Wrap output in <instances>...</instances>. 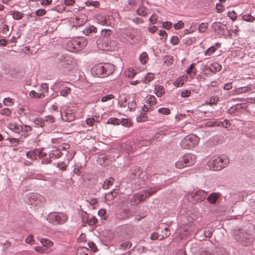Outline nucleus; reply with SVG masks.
Here are the masks:
<instances>
[{
  "mask_svg": "<svg viewBox=\"0 0 255 255\" xmlns=\"http://www.w3.org/2000/svg\"><path fill=\"white\" fill-rule=\"evenodd\" d=\"M38 149L29 150L26 153V157L32 160L35 159L38 154Z\"/></svg>",
  "mask_w": 255,
  "mask_h": 255,
  "instance_id": "33",
  "label": "nucleus"
},
{
  "mask_svg": "<svg viewBox=\"0 0 255 255\" xmlns=\"http://www.w3.org/2000/svg\"><path fill=\"white\" fill-rule=\"evenodd\" d=\"M154 92L158 97H161L165 93V89L163 86L161 85H156L154 89Z\"/></svg>",
  "mask_w": 255,
  "mask_h": 255,
  "instance_id": "27",
  "label": "nucleus"
},
{
  "mask_svg": "<svg viewBox=\"0 0 255 255\" xmlns=\"http://www.w3.org/2000/svg\"><path fill=\"white\" fill-rule=\"evenodd\" d=\"M212 26L215 32L219 34H224L225 29H227L226 25L225 24L219 22H214Z\"/></svg>",
  "mask_w": 255,
  "mask_h": 255,
  "instance_id": "18",
  "label": "nucleus"
},
{
  "mask_svg": "<svg viewBox=\"0 0 255 255\" xmlns=\"http://www.w3.org/2000/svg\"><path fill=\"white\" fill-rule=\"evenodd\" d=\"M128 178L132 183L136 185L138 188L143 184L144 181L147 178V176L143 173L142 169L137 166H135L129 170Z\"/></svg>",
  "mask_w": 255,
  "mask_h": 255,
  "instance_id": "3",
  "label": "nucleus"
},
{
  "mask_svg": "<svg viewBox=\"0 0 255 255\" xmlns=\"http://www.w3.org/2000/svg\"><path fill=\"white\" fill-rule=\"evenodd\" d=\"M86 5L88 6H93L95 8H98L100 6V2L97 0H95V1L88 0L86 2Z\"/></svg>",
  "mask_w": 255,
  "mask_h": 255,
  "instance_id": "47",
  "label": "nucleus"
},
{
  "mask_svg": "<svg viewBox=\"0 0 255 255\" xmlns=\"http://www.w3.org/2000/svg\"><path fill=\"white\" fill-rule=\"evenodd\" d=\"M139 60L142 64H145L148 60V56L146 52H142L139 56Z\"/></svg>",
  "mask_w": 255,
  "mask_h": 255,
  "instance_id": "41",
  "label": "nucleus"
},
{
  "mask_svg": "<svg viewBox=\"0 0 255 255\" xmlns=\"http://www.w3.org/2000/svg\"><path fill=\"white\" fill-rule=\"evenodd\" d=\"M221 194L217 192H213L209 194L207 197V201L211 204H215L220 197Z\"/></svg>",
  "mask_w": 255,
  "mask_h": 255,
  "instance_id": "22",
  "label": "nucleus"
},
{
  "mask_svg": "<svg viewBox=\"0 0 255 255\" xmlns=\"http://www.w3.org/2000/svg\"><path fill=\"white\" fill-rule=\"evenodd\" d=\"M128 109L130 111H134L136 107V104L135 101L134 99L130 101H129L128 103Z\"/></svg>",
  "mask_w": 255,
  "mask_h": 255,
  "instance_id": "51",
  "label": "nucleus"
},
{
  "mask_svg": "<svg viewBox=\"0 0 255 255\" xmlns=\"http://www.w3.org/2000/svg\"><path fill=\"white\" fill-rule=\"evenodd\" d=\"M219 101V97L217 95H213L211 96L209 99L206 100L205 104L212 106L216 105Z\"/></svg>",
  "mask_w": 255,
  "mask_h": 255,
  "instance_id": "23",
  "label": "nucleus"
},
{
  "mask_svg": "<svg viewBox=\"0 0 255 255\" xmlns=\"http://www.w3.org/2000/svg\"><path fill=\"white\" fill-rule=\"evenodd\" d=\"M115 181V179L113 177H110L106 179L104 181L102 185V187L104 189H108L111 186H112Z\"/></svg>",
  "mask_w": 255,
  "mask_h": 255,
  "instance_id": "28",
  "label": "nucleus"
},
{
  "mask_svg": "<svg viewBox=\"0 0 255 255\" xmlns=\"http://www.w3.org/2000/svg\"><path fill=\"white\" fill-rule=\"evenodd\" d=\"M61 152L59 150H52L49 152V155L50 158L52 159H57L61 157Z\"/></svg>",
  "mask_w": 255,
  "mask_h": 255,
  "instance_id": "37",
  "label": "nucleus"
},
{
  "mask_svg": "<svg viewBox=\"0 0 255 255\" xmlns=\"http://www.w3.org/2000/svg\"><path fill=\"white\" fill-rule=\"evenodd\" d=\"M242 19L249 22H252L255 20V17L250 13L243 14L242 16Z\"/></svg>",
  "mask_w": 255,
  "mask_h": 255,
  "instance_id": "43",
  "label": "nucleus"
},
{
  "mask_svg": "<svg viewBox=\"0 0 255 255\" xmlns=\"http://www.w3.org/2000/svg\"><path fill=\"white\" fill-rule=\"evenodd\" d=\"M133 230V227L131 225H125L121 228L122 233L129 237L132 235Z\"/></svg>",
  "mask_w": 255,
  "mask_h": 255,
  "instance_id": "19",
  "label": "nucleus"
},
{
  "mask_svg": "<svg viewBox=\"0 0 255 255\" xmlns=\"http://www.w3.org/2000/svg\"><path fill=\"white\" fill-rule=\"evenodd\" d=\"M115 71L114 65L109 63L97 64L91 70V74L97 77L104 78L112 74Z\"/></svg>",
  "mask_w": 255,
  "mask_h": 255,
  "instance_id": "1",
  "label": "nucleus"
},
{
  "mask_svg": "<svg viewBox=\"0 0 255 255\" xmlns=\"http://www.w3.org/2000/svg\"><path fill=\"white\" fill-rule=\"evenodd\" d=\"M234 240L243 247H249L255 242L251 231H239L234 236Z\"/></svg>",
  "mask_w": 255,
  "mask_h": 255,
  "instance_id": "2",
  "label": "nucleus"
},
{
  "mask_svg": "<svg viewBox=\"0 0 255 255\" xmlns=\"http://www.w3.org/2000/svg\"><path fill=\"white\" fill-rule=\"evenodd\" d=\"M12 15L13 19L19 20L22 18L23 14L21 12L13 11L12 13Z\"/></svg>",
  "mask_w": 255,
  "mask_h": 255,
  "instance_id": "49",
  "label": "nucleus"
},
{
  "mask_svg": "<svg viewBox=\"0 0 255 255\" xmlns=\"http://www.w3.org/2000/svg\"><path fill=\"white\" fill-rule=\"evenodd\" d=\"M40 241L42 246L45 247L49 248L53 245V242L47 238H42Z\"/></svg>",
  "mask_w": 255,
  "mask_h": 255,
  "instance_id": "35",
  "label": "nucleus"
},
{
  "mask_svg": "<svg viewBox=\"0 0 255 255\" xmlns=\"http://www.w3.org/2000/svg\"><path fill=\"white\" fill-rule=\"evenodd\" d=\"M200 255H228L227 250L224 248H217L213 251H205Z\"/></svg>",
  "mask_w": 255,
  "mask_h": 255,
  "instance_id": "15",
  "label": "nucleus"
},
{
  "mask_svg": "<svg viewBox=\"0 0 255 255\" xmlns=\"http://www.w3.org/2000/svg\"><path fill=\"white\" fill-rule=\"evenodd\" d=\"M61 66L69 70L72 68L73 58L69 56H62L60 59Z\"/></svg>",
  "mask_w": 255,
  "mask_h": 255,
  "instance_id": "14",
  "label": "nucleus"
},
{
  "mask_svg": "<svg viewBox=\"0 0 255 255\" xmlns=\"http://www.w3.org/2000/svg\"><path fill=\"white\" fill-rule=\"evenodd\" d=\"M74 155L75 152L73 150L67 151L66 157L68 162L74 157Z\"/></svg>",
  "mask_w": 255,
  "mask_h": 255,
  "instance_id": "63",
  "label": "nucleus"
},
{
  "mask_svg": "<svg viewBox=\"0 0 255 255\" xmlns=\"http://www.w3.org/2000/svg\"><path fill=\"white\" fill-rule=\"evenodd\" d=\"M146 10V7L143 4H141L137 9L136 13L138 15L145 16L147 15V12Z\"/></svg>",
  "mask_w": 255,
  "mask_h": 255,
  "instance_id": "32",
  "label": "nucleus"
},
{
  "mask_svg": "<svg viewBox=\"0 0 255 255\" xmlns=\"http://www.w3.org/2000/svg\"><path fill=\"white\" fill-rule=\"evenodd\" d=\"M53 165L57 167L62 171H65L66 170L68 166V163H66L64 161H59L56 163H54Z\"/></svg>",
  "mask_w": 255,
  "mask_h": 255,
  "instance_id": "34",
  "label": "nucleus"
},
{
  "mask_svg": "<svg viewBox=\"0 0 255 255\" xmlns=\"http://www.w3.org/2000/svg\"><path fill=\"white\" fill-rule=\"evenodd\" d=\"M207 195V192L202 190H197L190 192L187 196L188 201L192 204L203 201Z\"/></svg>",
  "mask_w": 255,
  "mask_h": 255,
  "instance_id": "11",
  "label": "nucleus"
},
{
  "mask_svg": "<svg viewBox=\"0 0 255 255\" xmlns=\"http://www.w3.org/2000/svg\"><path fill=\"white\" fill-rule=\"evenodd\" d=\"M7 127L12 132L20 134L21 136V131L23 129L22 125L12 123L8 124Z\"/></svg>",
  "mask_w": 255,
  "mask_h": 255,
  "instance_id": "20",
  "label": "nucleus"
},
{
  "mask_svg": "<svg viewBox=\"0 0 255 255\" xmlns=\"http://www.w3.org/2000/svg\"><path fill=\"white\" fill-rule=\"evenodd\" d=\"M132 214L131 213H130L127 210L125 209L122 212L121 215L118 214L117 217L120 219L124 220L128 218Z\"/></svg>",
  "mask_w": 255,
  "mask_h": 255,
  "instance_id": "39",
  "label": "nucleus"
},
{
  "mask_svg": "<svg viewBox=\"0 0 255 255\" xmlns=\"http://www.w3.org/2000/svg\"><path fill=\"white\" fill-rule=\"evenodd\" d=\"M77 255H90L89 250L84 247H80L77 249Z\"/></svg>",
  "mask_w": 255,
  "mask_h": 255,
  "instance_id": "31",
  "label": "nucleus"
},
{
  "mask_svg": "<svg viewBox=\"0 0 255 255\" xmlns=\"http://www.w3.org/2000/svg\"><path fill=\"white\" fill-rule=\"evenodd\" d=\"M42 122L44 124V129L55 122L54 118L52 116H47L42 118Z\"/></svg>",
  "mask_w": 255,
  "mask_h": 255,
  "instance_id": "21",
  "label": "nucleus"
},
{
  "mask_svg": "<svg viewBox=\"0 0 255 255\" xmlns=\"http://www.w3.org/2000/svg\"><path fill=\"white\" fill-rule=\"evenodd\" d=\"M65 83L61 80H57L55 83L54 87L56 89H60L64 86Z\"/></svg>",
  "mask_w": 255,
  "mask_h": 255,
  "instance_id": "58",
  "label": "nucleus"
},
{
  "mask_svg": "<svg viewBox=\"0 0 255 255\" xmlns=\"http://www.w3.org/2000/svg\"><path fill=\"white\" fill-rule=\"evenodd\" d=\"M132 244L126 241L123 243L119 247V250L127 251L131 250Z\"/></svg>",
  "mask_w": 255,
  "mask_h": 255,
  "instance_id": "30",
  "label": "nucleus"
},
{
  "mask_svg": "<svg viewBox=\"0 0 255 255\" xmlns=\"http://www.w3.org/2000/svg\"><path fill=\"white\" fill-rule=\"evenodd\" d=\"M170 42L173 45H176L179 42V38L177 36H173L170 38Z\"/></svg>",
  "mask_w": 255,
  "mask_h": 255,
  "instance_id": "61",
  "label": "nucleus"
},
{
  "mask_svg": "<svg viewBox=\"0 0 255 255\" xmlns=\"http://www.w3.org/2000/svg\"><path fill=\"white\" fill-rule=\"evenodd\" d=\"M112 31L109 29H102L101 30V36L104 38L105 39L108 40L109 37L111 36Z\"/></svg>",
  "mask_w": 255,
  "mask_h": 255,
  "instance_id": "40",
  "label": "nucleus"
},
{
  "mask_svg": "<svg viewBox=\"0 0 255 255\" xmlns=\"http://www.w3.org/2000/svg\"><path fill=\"white\" fill-rule=\"evenodd\" d=\"M199 138L195 134H191L184 137L180 142L182 148L190 149L197 145Z\"/></svg>",
  "mask_w": 255,
  "mask_h": 255,
  "instance_id": "12",
  "label": "nucleus"
},
{
  "mask_svg": "<svg viewBox=\"0 0 255 255\" xmlns=\"http://www.w3.org/2000/svg\"><path fill=\"white\" fill-rule=\"evenodd\" d=\"M229 162V158L222 155L216 158L212 157L209 161V166L213 170H220L225 167Z\"/></svg>",
  "mask_w": 255,
  "mask_h": 255,
  "instance_id": "7",
  "label": "nucleus"
},
{
  "mask_svg": "<svg viewBox=\"0 0 255 255\" xmlns=\"http://www.w3.org/2000/svg\"><path fill=\"white\" fill-rule=\"evenodd\" d=\"M22 127L23 129L21 131V136L26 137L28 135V133L32 130V128L31 127L26 125H22Z\"/></svg>",
  "mask_w": 255,
  "mask_h": 255,
  "instance_id": "38",
  "label": "nucleus"
},
{
  "mask_svg": "<svg viewBox=\"0 0 255 255\" xmlns=\"http://www.w3.org/2000/svg\"><path fill=\"white\" fill-rule=\"evenodd\" d=\"M48 85L46 83H42L41 84L39 87L38 88L37 91L38 93L41 94L40 95H41V97L42 99L45 97V93L48 92Z\"/></svg>",
  "mask_w": 255,
  "mask_h": 255,
  "instance_id": "24",
  "label": "nucleus"
},
{
  "mask_svg": "<svg viewBox=\"0 0 255 255\" xmlns=\"http://www.w3.org/2000/svg\"><path fill=\"white\" fill-rule=\"evenodd\" d=\"M96 22L102 25H111L114 21V18L106 13L102 12L95 15Z\"/></svg>",
  "mask_w": 255,
  "mask_h": 255,
  "instance_id": "13",
  "label": "nucleus"
},
{
  "mask_svg": "<svg viewBox=\"0 0 255 255\" xmlns=\"http://www.w3.org/2000/svg\"><path fill=\"white\" fill-rule=\"evenodd\" d=\"M135 71L133 69H128L127 72L126 76L128 78H133L136 75Z\"/></svg>",
  "mask_w": 255,
  "mask_h": 255,
  "instance_id": "59",
  "label": "nucleus"
},
{
  "mask_svg": "<svg viewBox=\"0 0 255 255\" xmlns=\"http://www.w3.org/2000/svg\"><path fill=\"white\" fill-rule=\"evenodd\" d=\"M96 31L97 28L93 25H90L83 30V33L85 35H88L93 32H96Z\"/></svg>",
  "mask_w": 255,
  "mask_h": 255,
  "instance_id": "42",
  "label": "nucleus"
},
{
  "mask_svg": "<svg viewBox=\"0 0 255 255\" xmlns=\"http://www.w3.org/2000/svg\"><path fill=\"white\" fill-rule=\"evenodd\" d=\"M145 103L150 105L149 106H148V107H150L151 108V106L156 103V99L154 96L149 95L147 96Z\"/></svg>",
  "mask_w": 255,
  "mask_h": 255,
  "instance_id": "36",
  "label": "nucleus"
},
{
  "mask_svg": "<svg viewBox=\"0 0 255 255\" xmlns=\"http://www.w3.org/2000/svg\"><path fill=\"white\" fill-rule=\"evenodd\" d=\"M216 50V48L215 46H212L208 48L205 52V55L211 56L212 55Z\"/></svg>",
  "mask_w": 255,
  "mask_h": 255,
  "instance_id": "50",
  "label": "nucleus"
},
{
  "mask_svg": "<svg viewBox=\"0 0 255 255\" xmlns=\"http://www.w3.org/2000/svg\"><path fill=\"white\" fill-rule=\"evenodd\" d=\"M46 202L45 198L39 194L31 193L27 195L26 203L33 206L41 207Z\"/></svg>",
  "mask_w": 255,
  "mask_h": 255,
  "instance_id": "10",
  "label": "nucleus"
},
{
  "mask_svg": "<svg viewBox=\"0 0 255 255\" xmlns=\"http://www.w3.org/2000/svg\"><path fill=\"white\" fill-rule=\"evenodd\" d=\"M208 69L211 72L215 73L222 69V66L217 62H214L211 64Z\"/></svg>",
  "mask_w": 255,
  "mask_h": 255,
  "instance_id": "25",
  "label": "nucleus"
},
{
  "mask_svg": "<svg viewBox=\"0 0 255 255\" xmlns=\"http://www.w3.org/2000/svg\"><path fill=\"white\" fill-rule=\"evenodd\" d=\"M154 79V75L152 73H147L144 76V79H143V82L145 84H147L150 82L151 80Z\"/></svg>",
  "mask_w": 255,
  "mask_h": 255,
  "instance_id": "45",
  "label": "nucleus"
},
{
  "mask_svg": "<svg viewBox=\"0 0 255 255\" xmlns=\"http://www.w3.org/2000/svg\"><path fill=\"white\" fill-rule=\"evenodd\" d=\"M31 121L36 128H39V130L36 134L37 135H40L44 130V124L42 122V118L39 117L33 118Z\"/></svg>",
  "mask_w": 255,
  "mask_h": 255,
  "instance_id": "16",
  "label": "nucleus"
},
{
  "mask_svg": "<svg viewBox=\"0 0 255 255\" xmlns=\"http://www.w3.org/2000/svg\"><path fill=\"white\" fill-rule=\"evenodd\" d=\"M196 156L192 153L185 154L180 157L175 163L177 168L182 169L186 167L191 166L194 164Z\"/></svg>",
  "mask_w": 255,
  "mask_h": 255,
  "instance_id": "9",
  "label": "nucleus"
},
{
  "mask_svg": "<svg viewBox=\"0 0 255 255\" xmlns=\"http://www.w3.org/2000/svg\"><path fill=\"white\" fill-rule=\"evenodd\" d=\"M253 90L252 86L249 85L243 87H240L237 89L235 93L236 94H241L243 93H246L247 92H249Z\"/></svg>",
  "mask_w": 255,
  "mask_h": 255,
  "instance_id": "29",
  "label": "nucleus"
},
{
  "mask_svg": "<svg viewBox=\"0 0 255 255\" xmlns=\"http://www.w3.org/2000/svg\"><path fill=\"white\" fill-rule=\"evenodd\" d=\"M114 190H115L105 194V199L106 201H112L114 200L115 198V195H114V193L115 192Z\"/></svg>",
  "mask_w": 255,
  "mask_h": 255,
  "instance_id": "46",
  "label": "nucleus"
},
{
  "mask_svg": "<svg viewBox=\"0 0 255 255\" xmlns=\"http://www.w3.org/2000/svg\"><path fill=\"white\" fill-rule=\"evenodd\" d=\"M207 27H208V23H205L202 22L199 25V26L198 27V30L199 32L202 33V32H204L205 31V30H206Z\"/></svg>",
  "mask_w": 255,
  "mask_h": 255,
  "instance_id": "52",
  "label": "nucleus"
},
{
  "mask_svg": "<svg viewBox=\"0 0 255 255\" xmlns=\"http://www.w3.org/2000/svg\"><path fill=\"white\" fill-rule=\"evenodd\" d=\"M152 108L150 107H148L147 105H144L142 108L143 113L140 114L138 116L136 117V121L138 122H144L147 120L148 117L146 114V113L149 110H151Z\"/></svg>",
  "mask_w": 255,
  "mask_h": 255,
  "instance_id": "17",
  "label": "nucleus"
},
{
  "mask_svg": "<svg viewBox=\"0 0 255 255\" xmlns=\"http://www.w3.org/2000/svg\"><path fill=\"white\" fill-rule=\"evenodd\" d=\"M1 25L2 26L1 28V31L3 34H5L6 35H9L10 33H8L9 32V27L7 25L3 24V22H1L0 25Z\"/></svg>",
  "mask_w": 255,
  "mask_h": 255,
  "instance_id": "55",
  "label": "nucleus"
},
{
  "mask_svg": "<svg viewBox=\"0 0 255 255\" xmlns=\"http://www.w3.org/2000/svg\"><path fill=\"white\" fill-rule=\"evenodd\" d=\"M164 187L162 184H152L149 188L143 190L142 193L137 194L131 199V204L135 205L139 203L146 197L155 193L157 190L162 189Z\"/></svg>",
  "mask_w": 255,
  "mask_h": 255,
  "instance_id": "4",
  "label": "nucleus"
},
{
  "mask_svg": "<svg viewBox=\"0 0 255 255\" xmlns=\"http://www.w3.org/2000/svg\"><path fill=\"white\" fill-rule=\"evenodd\" d=\"M107 124L119 125L121 124V121L120 119L116 118H110L108 119Z\"/></svg>",
  "mask_w": 255,
  "mask_h": 255,
  "instance_id": "44",
  "label": "nucleus"
},
{
  "mask_svg": "<svg viewBox=\"0 0 255 255\" xmlns=\"http://www.w3.org/2000/svg\"><path fill=\"white\" fill-rule=\"evenodd\" d=\"M184 84V81L181 77H179L176 79L174 82L173 85L176 87H180L182 86Z\"/></svg>",
  "mask_w": 255,
  "mask_h": 255,
  "instance_id": "48",
  "label": "nucleus"
},
{
  "mask_svg": "<svg viewBox=\"0 0 255 255\" xmlns=\"http://www.w3.org/2000/svg\"><path fill=\"white\" fill-rule=\"evenodd\" d=\"M243 105H244L242 103L237 104L235 105H233L228 109V113L232 114L235 113V112L240 111L241 109L244 108L243 106Z\"/></svg>",
  "mask_w": 255,
  "mask_h": 255,
  "instance_id": "26",
  "label": "nucleus"
},
{
  "mask_svg": "<svg viewBox=\"0 0 255 255\" xmlns=\"http://www.w3.org/2000/svg\"><path fill=\"white\" fill-rule=\"evenodd\" d=\"M98 215L102 218L103 220H106V215L107 214V211L106 210L104 209H101L99 210L98 212Z\"/></svg>",
  "mask_w": 255,
  "mask_h": 255,
  "instance_id": "60",
  "label": "nucleus"
},
{
  "mask_svg": "<svg viewBox=\"0 0 255 255\" xmlns=\"http://www.w3.org/2000/svg\"><path fill=\"white\" fill-rule=\"evenodd\" d=\"M40 93H38V91L36 92L34 90H32L29 92V95L31 98H42L41 95H40Z\"/></svg>",
  "mask_w": 255,
  "mask_h": 255,
  "instance_id": "54",
  "label": "nucleus"
},
{
  "mask_svg": "<svg viewBox=\"0 0 255 255\" xmlns=\"http://www.w3.org/2000/svg\"><path fill=\"white\" fill-rule=\"evenodd\" d=\"M67 219L66 214L60 212H50L46 218V220L53 225L63 224L67 222Z\"/></svg>",
  "mask_w": 255,
  "mask_h": 255,
  "instance_id": "6",
  "label": "nucleus"
},
{
  "mask_svg": "<svg viewBox=\"0 0 255 255\" xmlns=\"http://www.w3.org/2000/svg\"><path fill=\"white\" fill-rule=\"evenodd\" d=\"M87 245L92 252L95 253L97 251V248L93 242H89Z\"/></svg>",
  "mask_w": 255,
  "mask_h": 255,
  "instance_id": "64",
  "label": "nucleus"
},
{
  "mask_svg": "<svg viewBox=\"0 0 255 255\" xmlns=\"http://www.w3.org/2000/svg\"><path fill=\"white\" fill-rule=\"evenodd\" d=\"M78 107L76 104L68 103L61 109V115L63 121L67 122L73 121L76 118V114Z\"/></svg>",
  "mask_w": 255,
  "mask_h": 255,
  "instance_id": "5",
  "label": "nucleus"
},
{
  "mask_svg": "<svg viewBox=\"0 0 255 255\" xmlns=\"http://www.w3.org/2000/svg\"><path fill=\"white\" fill-rule=\"evenodd\" d=\"M158 112L165 115H168L170 113V110L166 108H160L158 110Z\"/></svg>",
  "mask_w": 255,
  "mask_h": 255,
  "instance_id": "57",
  "label": "nucleus"
},
{
  "mask_svg": "<svg viewBox=\"0 0 255 255\" xmlns=\"http://www.w3.org/2000/svg\"><path fill=\"white\" fill-rule=\"evenodd\" d=\"M184 25V22L182 20H179L177 23L174 24V28L175 29L178 30L182 28Z\"/></svg>",
  "mask_w": 255,
  "mask_h": 255,
  "instance_id": "62",
  "label": "nucleus"
},
{
  "mask_svg": "<svg viewBox=\"0 0 255 255\" xmlns=\"http://www.w3.org/2000/svg\"><path fill=\"white\" fill-rule=\"evenodd\" d=\"M97 221L98 220L96 218L93 216H91L90 218L89 217V218L87 219V223L89 225H94L97 223Z\"/></svg>",
  "mask_w": 255,
  "mask_h": 255,
  "instance_id": "56",
  "label": "nucleus"
},
{
  "mask_svg": "<svg viewBox=\"0 0 255 255\" xmlns=\"http://www.w3.org/2000/svg\"><path fill=\"white\" fill-rule=\"evenodd\" d=\"M87 44L86 40L82 38H74L68 41L66 48L69 51L74 52L83 49Z\"/></svg>",
  "mask_w": 255,
  "mask_h": 255,
  "instance_id": "8",
  "label": "nucleus"
},
{
  "mask_svg": "<svg viewBox=\"0 0 255 255\" xmlns=\"http://www.w3.org/2000/svg\"><path fill=\"white\" fill-rule=\"evenodd\" d=\"M71 92V89L68 87H64V88L61 90L60 95L63 97H66Z\"/></svg>",
  "mask_w": 255,
  "mask_h": 255,
  "instance_id": "53",
  "label": "nucleus"
}]
</instances>
